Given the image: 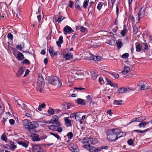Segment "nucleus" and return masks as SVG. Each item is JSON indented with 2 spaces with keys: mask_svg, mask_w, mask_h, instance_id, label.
Returning <instances> with one entry per match:
<instances>
[{
  "mask_svg": "<svg viewBox=\"0 0 152 152\" xmlns=\"http://www.w3.org/2000/svg\"><path fill=\"white\" fill-rule=\"evenodd\" d=\"M41 74H39L38 78L37 85V90L39 92H41L44 87L45 82Z\"/></svg>",
  "mask_w": 152,
  "mask_h": 152,
  "instance_id": "7ed1b4c3",
  "label": "nucleus"
},
{
  "mask_svg": "<svg viewBox=\"0 0 152 152\" xmlns=\"http://www.w3.org/2000/svg\"><path fill=\"white\" fill-rule=\"evenodd\" d=\"M95 61H100L101 60V57H100V56H95Z\"/></svg>",
  "mask_w": 152,
  "mask_h": 152,
  "instance_id": "680f3d73",
  "label": "nucleus"
},
{
  "mask_svg": "<svg viewBox=\"0 0 152 152\" xmlns=\"http://www.w3.org/2000/svg\"><path fill=\"white\" fill-rule=\"evenodd\" d=\"M7 37L8 39L11 40L13 39V35L10 33H9L8 34Z\"/></svg>",
  "mask_w": 152,
  "mask_h": 152,
  "instance_id": "8fccbe9b",
  "label": "nucleus"
},
{
  "mask_svg": "<svg viewBox=\"0 0 152 152\" xmlns=\"http://www.w3.org/2000/svg\"><path fill=\"white\" fill-rule=\"evenodd\" d=\"M117 132H118V135L117 136H120L119 138L121 137H122L123 136V134H122V132L120 131L118 129H117Z\"/></svg>",
  "mask_w": 152,
  "mask_h": 152,
  "instance_id": "864d4df0",
  "label": "nucleus"
},
{
  "mask_svg": "<svg viewBox=\"0 0 152 152\" xmlns=\"http://www.w3.org/2000/svg\"><path fill=\"white\" fill-rule=\"evenodd\" d=\"M109 85L111 86H114L115 87H116L117 88L118 87V85L117 84L113 83L112 82H111Z\"/></svg>",
  "mask_w": 152,
  "mask_h": 152,
  "instance_id": "4d7b16f0",
  "label": "nucleus"
},
{
  "mask_svg": "<svg viewBox=\"0 0 152 152\" xmlns=\"http://www.w3.org/2000/svg\"><path fill=\"white\" fill-rule=\"evenodd\" d=\"M30 71L28 69H26V71L25 74L24 75L23 77H25L29 73Z\"/></svg>",
  "mask_w": 152,
  "mask_h": 152,
  "instance_id": "69168bd1",
  "label": "nucleus"
},
{
  "mask_svg": "<svg viewBox=\"0 0 152 152\" xmlns=\"http://www.w3.org/2000/svg\"><path fill=\"white\" fill-rule=\"evenodd\" d=\"M49 82L50 83L57 86H60L62 84L58 78L56 76H51L49 77Z\"/></svg>",
  "mask_w": 152,
  "mask_h": 152,
  "instance_id": "20e7f679",
  "label": "nucleus"
},
{
  "mask_svg": "<svg viewBox=\"0 0 152 152\" xmlns=\"http://www.w3.org/2000/svg\"><path fill=\"white\" fill-rule=\"evenodd\" d=\"M129 54L128 53H126L122 56V57L123 58H127L129 57Z\"/></svg>",
  "mask_w": 152,
  "mask_h": 152,
  "instance_id": "3c124183",
  "label": "nucleus"
},
{
  "mask_svg": "<svg viewBox=\"0 0 152 152\" xmlns=\"http://www.w3.org/2000/svg\"><path fill=\"white\" fill-rule=\"evenodd\" d=\"M136 50L137 52H139L142 48V45L139 43H136Z\"/></svg>",
  "mask_w": 152,
  "mask_h": 152,
  "instance_id": "412c9836",
  "label": "nucleus"
},
{
  "mask_svg": "<svg viewBox=\"0 0 152 152\" xmlns=\"http://www.w3.org/2000/svg\"><path fill=\"white\" fill-rule=\"evenodd\" d=\"M87 30V29L85 27L83 26H81L80 31L82 32H85Z\"/></svg>",
  "mask_w": 152,
  "mask_h": 152,
  "instance_id": "603ef678",
  "label": "nucleus"
},
{
  "mask_svg": "<svg viewBox=\"0 0 152 152\" xmlns=\"http://www.w3.org/2000/svg\"><path fill=\"white\" fill-rule=\"evenodd\" d=\"M33 148L34 152H43L42 148L38 145H34L33 147Z\"/></svg>",
  "mask_w": 152,
  "mask_h": 152,
  "instance_id": "6e6552de",
  "label": "nucleus"
},
{
  "mask_svg": "<svg viewBox=\"0 0 152 152\" xmlns=\"http://www.w3.org/2000/svg\"><path fill=\"white\" fill-rule=\"evenodd\" d=\"M24 72V70L23 68H19L16 73V76L18 77H20L23 74Z\"/></svg>",
  "mask_w": 152,
  "mask_h": 152,
  "instance_id": "2eb2a0df",
  "label": "nucleus"
},
{
  "mask_svg": "<svg viewBox=\"0 0 152 152\" xmlns=\"http://www.w3.org/2000/svg\"><path fill=\"white\" fill-rule=\"evenodd\" d=\"M71 105L69 103H65V104H64V106H66L67 108H66V109H68L70 107Z\"/></svg>",
  "mask_w": 152,
  "mask_h": 152,
  "instance_id": "052dcab7",
  "label": "nucleus"
},
{
  "mask_svg": "<svg viewBox=\"0 0 152 152\" xmlns=\"http://www.w3.org/2000/svg\"><path fill=\"white\" fill-rule=\"evenodd\" d=\"M1 140L3 141H6L7 140V138L6 135L4 134L1 135Z\"/></svg>",
  "mask_w": 152,
  "mask_h": 152,
  "instance_id": "37998d69",
  "label": "nucleus"
},
{
  "mask_svg": "<svg viewBox=\"0 0 152 152\" xmlns=\"http://www.w3.org/2000/svg\"><path fill=\"white\" fill-rule=\"evenodd\" d=\"M67 136L69 138L71 139L73 137V134L72 132H70L67 133Z\"/></svg>",
  "mask_w": 152,
  "mask_h": 152,
  "instance_id": "79ce46f5",
  "label": "nucleus"
},
{
  "mask_svg": "<svg viewBox=\"0 0 152 152\" xmlns=\"http://www.w3.org/2000/svg\"><path fill=\"white\" fill-rule=\"evenodd\" d=\"M33 140L34 141H38L40 140L38 135L37 134H35L32 137Z\"/></svg>",
  "mask_w": 152,
  "mask_h": 152,
  "instance_id": "473e14b6",
  "label": "nucleus"
},
{
  "mask_svg": "<svg viewBox=\"0 0 152 152\" xmlns=\"http://www.w3.org/2000/svg\"><path fill=\"white\" fill-rule=\"evenodd\" d=\"M95 56L93 55H91L89 58L91 60H94L95 61Z\"/></svg>",
  "mask_w": 152,
  "mask_h": 152,
  "instance_id": "13d9d810",
  "label": "nucleus"
},
{
  "mask_svg": "<svg viewBox=\"0 0 152 152\" xmlns=\"http://www.w3.org/2000/svg\"><path fill=\"white\" fill-rule=\"evenodd\" d=\"M18 143L19 144L22 145L25 148H26L28 146V145L26 143L23 141L19 142H18Z\"/></svg>",
  "mask_w": 152,
  "mask_h": 152,
  "instance_id": "7c9ffc66",
  "label": "nucleus"
},
{
  "mask_svg": "<svg viewBox=\"0 0 152 152\" xmlns=\"http://www.w3.org/2000/svg\"><path fill=\"white\" fill-rule=\"evenodd\" d=\"M11 50L12 51H18V53L17 55V58L19 60H23L24 58L23 55L21 53L18 51L15 48L11 47Z\"/></svg>",
  "mask_w": 152,
  "mask_h": 152,
  "instance_id": "0eeeda50",
  "label": "nucleus"
},
{
  "mask_svg": "<svg viewBox=\"0 0 152 152\" xmlns=\"http://www.w3.org/2000/svg\"><path fill=\"white\" fill-rule=\"evenodd\" d=\"M113 75V77L115 78H118L119 77V75L117 73H114L113 74H111Z\"/></svg>",
  "mask_w": 152,
  "mask_h": 152,
  "instance_id": "de8ad7c7",
  "label": "nucleus"
},
{
  "mask_svg": "<svg viewBox=\"0 0 152 152\" xmlns=\"http://www.w3.org/2000/svg\"><path fill=\"white\" fill-rule=\"evenodd\" d=\"M23 123L25 128L29 132L33 134L36 131L34 130L39 126L38 123L36 121L31 122L29 120L26 119L23 121Z\"/></svg>",
  "mask_w": 152,
  "mask_h": 152,
  "instance_id": "f257e3e1",
  "label": "nucleus"
},
{
  "mask_svg": "<svg viewBox=\"0 0 152 152\" xmlns=\"http://www.w3.org/2000/svg\"><path fill=\"white\" fill-rule=\"evenodd\" d=\"M139 87L142 90H144L148 88V86L146 85V83L145 82H142L139 84Z\"/></svg>",
  "mask_w": 152,
  "mask_h": 152,
  "instance_id": "9b49d317",
  "label": "nucleus"
},
{
  "mask_svg": "<svg viewBox=\"0 0 152 152\" xmlns=\"http://www.w3.org/2000/svg\"><path fill=\"white\" fill-rule=\"evenodd\" d=\"M130 70V68L128 66L124 67L123 69V70L122 73L124 74H126L129 72Z\"/></svg>",
  "mask_w": 152,
  "mask_h": 152,
  "instance_id": "aec40b11",
  "label": "nucleus"
},
{
  "mask_svg": "<svg viewBox=\"0 0 152 152\" xmlns=\"http://www.w3.org/2000/svg\"><path fill=\"white\" fill-rule=\"evenodd\" d=\"M89 139L86 138L84 139L82 141V143L83 144H87V145H89Z\"/></svg>",
  "mask_w": 152,
  "mask_h": 152,
  "instance_id": "c9c22d12",
  "label": "nucleus"
},
{
  "mask_svg": "<svg viewBox=\"0 0 152 152\" xmlns=\"http://www.w3.org/2000/svg\"><path fill=\"white\" fill-rule=\"evenodd\" d=\"M50 134L56 138L58 140H59L60 138V136L57 134H55L52 132H50Z\"/></svg>",
  "mask_w": 152,
  "mask_h": 152,
  "instance_id": "a19ab883",
  "label": "nucleus"
},
{
  "mask_svg": "<svg viewBox=\"0 0 152 152\" xmlns=\"http://www.w3.org/2000/svg\"><path fill=\"white\" fill-rule=\"evenodd\" d=\"M127 32V29L125 27L124 28L123 30L121 31V36L124 37L126 35Z\"/></svg>",
  "mask_w": 152,
  "mask_h": 152,
  "instance_id": "a878e982",
  "label": "nucleus"
},
{
  "mask_svg": "<svg viewBox=\"0 0 152 152\" xmlns=\"http://www.w3.org/2000/svg\"><path fill=\"white\" fill-rule=\"evenodd\" d=\"M94 9V7L89 6L88 12L90 13Z\"/></svg>",
  "mask_w": 152,
  "mask_h": 152,
  "instance_id": "5fc2aeb1",
  "label": "nucleus"
},
{
  "mask_svg": "<svg viewBox=\"0 0 152 152\" xmlns=\"http://www.w3.org/2000/svg\"><path fill=\"white\" fill-rule=\"evenodd\" d=\"M85 148L87 149L88 150L91 152H95V147L91 146L89 145H86Z\"/></svg>",
  "mask_w": 152,
  "mask_h": 152,
  "instance_id": "4468645a",
  "label": "nucleus"
},
{
  "mask_svg": "<svg viewBox=\"0 0 152 152\" xmlns=\"http://www.w3.org/2000/svg\"><path fill=\"white\" fill-rule=\"evenodd\" d=\"M10 145L11 146V147L12 149V150H14L15 149L16 146L14 144V142H12V141L10 142Z\"/></svg>",
  "mask_w": 152,
  "mask_h": 152,
  "instance_id": "e433bc0d",
  "label": "nucleus"
},
{
  "mask_svg": "<svg viewBox=\"0 0 152 152\" xmlns=\"http://www.w3.org/2000/svg\"><path fill=\"white\" fill-rule=\"evenodd\" d=\"M48 112L50 114L53 115L54 113V111L53 109H50L48 111Z\"/></svg>",
  "mask_w": 152,
  "mask_h": 152,
  "instance_id": "09e8293b",
  "label": "nucleus"
},
{
  "mask_svg": "<svg viewBox=\"0 0 152 152\" xmlns=\"http://www.w3.org/2000/svg\"><path fill=\"white\" fill-rule=\"evenodd\" d=\"M16 102L18 105L21 106L22 104H23L22 102L20 100H18Z\"/></svg>",
  "mask_w": 152,
  "mask_h": 152,
  "instance_id": "e2e57ef3",
  "label": "nucleus"
},
{
  "mask_svg": "<svg viewBox=\"0 0 152 152\" xmlns=\"http://www.w3.org/2000/svg\"><path fill=\"white\" fill-rule=\"evenodd\" d=\"M91 74L92 75H94L93 76H92V78L93 79H95L96 78V76L97 75L95 71H92L91 72Z\"/></svg>",
  "mask_w": 152,
  "mask_h": 152,
  "instance_id": "c03bdc74",
  "label": "nucleus"
},
{
  "mask_svg": "<svg viewBox=\"0 0 152 152\" xmlns=\"http://www.w3.org/2000/svg\"><path fill=\"white\" fill-rule=\"evenodd\" d=\"M64 18H65L64 17L61 16L58 18L57 20H56V21H57L58 23H60Z\"/></svg>",
  "mask_w": 152,
  "mask_h": 152,
  "instance_id": "58836bf2",
  "label": "nucleus"
},
{
  "mask_svg": "<svg viewBox=\"0 0 152 152\" xmlns=\"http://www.w3.org/2000/svg\"><path fill=\"white\" fill-rule=\"evenodd\" d=\"M103 5V3L102 2H100L99 3L97 6V8L99 10H101Z\"/></svg>",
  "mask_w": 152,
  "mask_h": 152,
  "instance_id": "4c0bfd02",
  "label": "nucleus"
},
{
  "mask_svg": "<svg viewBox=\"0 0 152 152\" xmlns=\"http://www.w3.org/2000/svg\"><path fill=\"white\" fill-rule=\"evenodd\" d=\"M61 125L60 122H58L57 123V127L56 128V131L60 133L62 132L63 130L62 128L60 127Z\"/></svg>",
  "mask_w": 152,
  "mask_h": 152,
  "instance_id": "4be33fe9",
  "label": "nucleus"
},
{
  "mask_svg": "<svg viewBox=\"0 0 152 152\" xmlns=\"http://www.w3.org/2000/svg\"><path fill=\"white\" fill-rule=\"evenodd\" d=\"M135 121H138L139 122H141V121H142L140 117L136 118H133L130 121V122L129 123V124Z\"/></svg>",
  "mask_w": 152,
  "mask_h": 152,
  "instance_id": "5701e85b",
  "label": "nucleus"
},
{
  "mask_svg": "<svg viewBox=\"0 0 152 152\" xmlns=\"http://www.w3.org/2000/svg\"><path fill=\"white\" fill-rule=\"evenodd\" d=\"M74 31V30L69 26H66L64 28L63 32L66 35L71 34Z\"/></svg>",
  "mask_w": 152,
  "mask_h": 152,
  "instance_id": "39448f33",
  "label": "nucleus"
},
{
  "mask_svg": "<svg viewBox=\"0 0 152 152\" xmlns=\"http://www.w3.org/2000/svg\"><path fill=\"white\" fill-rule=\"evenodd\" d=\"M58 118L57 116L56 115L54 116L51 120V123L52 124H54L55 123L57 125V123L59 122L58 121Z\"/></svg>",
  "mask_w": 152,
  "mask_h": 152,
  "instance_id": "f8f14e48",
  "label": "nucleus"
},
{
  "mask_svg": "<svg viewBox=\"0 0 152 152\" xmlns=\"http://www.w3.org/2000/svg\"><path fill=\"white\" fill-rule=\"evenodd\" d=\"M48 51L51 56H52L53 55L55 56H57L58 55V52L54 51L53 46H50L48 49Z\"/></svg>",
  "mask_w": 152,
  "mask_h": 152,
  "instance_id": "1a4fd4ad",
  "label": "nucleus"
},
{
  "mask_svg": "<svg viewBox=\"0 0 152 152\" xmlns=\"http://www.w3.org/2000/svg\"><path fill=\"white\" fill-rule=\"evenodd\" d=\"M133 31L134 34H136L138 31V29L135 25H133L132 26Z\"/></svg>",
  "mask_w": 152,
  "mask_h": 152,
  "instance_id": "c85d7f7f",
  "label": "nucleus"
},
{
  "mask_svg": "<svg viewBox=\"0 0 152 152\" xmlns=\"http://www.w3.org/2000/svg\"><path fill=\"white\" fill-rule=\"evenodd\" d=\"M74 4V2L73 1H69V6L71 8H72V6Z\"/></svg>",
  "mask_w": 152,
  "mask_h": 152,
  "instance_id": "0e129e2a",
  "label": "nucleus"
},
{
  "mask_svg": "<svg viewBox=\"0 0 152 152\" xmlns=\"http://www.w3.org/2000/svg\"><path fill=\"white\" fill-rule=\"evenodd\" d=\"M78 114V113H73L71 114L70 116V117L71 118H73L74 117H75V116Z\"/></svg>",
  "mask_w": 152,
  "mask_h": 152,
  "instance_id": "6e6d98bb",
  "label": "nucleus"
},
{
  "mask_svg": "<svg viewBox=\"0 0 152 152\" xmlns=\"http://www.w3.org/2000/svg\"><path fill=\"white\" fill-rule=\"evenodd\" d=\"M147 125V123L145 121H141L139 124V126L140 127L145 128Z\"/></svg>",
  "mask_w": 152,
  "mask_h": 152,
  "instance_id": "cd10ccee",
  "label": "nucleus"
},
{
  "mask_svg": "<svg viewBox=\"0 0 152 152\" xmlns=\"http://www.w3.org/2000/svg\"><path fill=\"white\" fill-rule=\"evenodd\" d=\"M45 104L44 103H42L41 105H39V106L38 110L39 111H41L42 110V108H44L45 107Z\"/></svg>",
  "mask_w": 152,
  "mask_h": 152,
  "instance_id": "f704fd0d",
  "label": "nucleus"
},
{
  "mask_svg": "<svg viewBox=\"0 0 152 152\" xmlns=\"http://www.w3.org/2000/svg\"><path fill=\"white\" fill-rule=\"evenodd\" d=\"M64 56L65 59L67 60H70L73 57V55L70 53H68Z\"/></svg>",
  "mask_w": 152,
  "mask_h": 152,
  "instance_id": "6ab92c4d",
  "label": "nucleus"
},
{
  "mask_svg": "<svg viewBox=\"0 0 152 152\" xmlns=\"http://www.w3.org/2000/svg\"><path fill=\"white\" fill-rule=\"evenodd\" d=\"M128 144L130 145H132L133 144V141L132 139H130L127 141Z\"/></svg>",
  "mask_w": 152,
  "mask_h": 152,
  "instance_id": "49530a36",
  "label": "nucleus"
},
{
  "mask_svg": "<svg viewBox=\"0 0 152 152\" xmlns=\"http://www.w3.org/2000/svg\"><path fill=\"white\" fill-rule=\"evenodd\" d=\"M89 0H85L83 2V7L84 8H86L88 6Z\"/></svg>",
  "mask_w": 152,
  "mask_h": 152,
  "instance_id": "72a5a7b5",
  "label": "nucleus"
},
{
  "mask_svg": "<svg viewBox=\"0 0 152 152\" xmlns=\"http://www.w3.org/2000/svg\"><path fill=\"white\" fill-rule=\"evenodd\" d=\"M16 48L18 50H20L23 49V47L22 46V44H20V45H17L16 47Z\"/></svg>",
  "mask_w": 152,
  "mask_h": 152,
  "instance_id": "bf43d9fd",
  "label": "nucleus"
},
{
  "mask_svg": "<svg viewBox=\"0 0 152 152\" xmlns=\"http://www.w3.org/2000/svg\"><path fill=\"white\" fill-rule=\"evenodd\" d=\"M131 90L130 88H125L122 87L118 89V91L119 93L122 94L126 92H129Z\"/></svg>",
  "mask_w": 152,
  "mask_h": 152,
  "instance_id": "9d476101",
  "label": "nucleus"
},
{
  "mask_svg": "<svg viewBox=\"0 0 152 152\" xmlns=\"http://www.w3.org/2000/svg\"><path fill=\"white\" fill-rule=\"evenodd\" d=\"M48 128L50 130H53V131H56V128L57 127V125H50L48 126Z\"/></svg>",
  "mask_w": 152,
  "mask_h": 152,
  "instance_id": "b1692460",
  "label": "nucleus"
},
{
  "mask_svg": "<svg viewBox=\"0 0 152 152\" xmlns=\"http://www.w3.org/2000/svg\"><path fill=\"white\" fill-rule=\"evenodd\" d=\"M98 142V140L95 138H90L89 139V144H91L94 145Z\"/></svg>",
  "mask_w": 152,
  "mask_h": 152,
  "instance_id": "dca6fc26",
  "label": "nucleus"
},
{
  "mask_svg": "<svg viewBox=\"0 0 152 152\" xmlns=\"http://www.w3.org/2000/svg\"><path fill=\"white\" fill-rule=\"evenodd\" d=\"M122 103V101L121 100H114L113 104L115 105H121Z\"/></svg>",
  "mask_w": 152,
  "mask_h": 152,
  "instance_id": "393cba45",
  "label": "nucleus"
},
{
  "mask_svg": "<svg viewBox=\"0 0 152 152\" xmlns=\"http://www.w3.org/2000/svg\"><path fill=\"white\" fill-rule=\"evenodd\" d=\"M105 79L107 81V84L109 85L110 83L112 82L111 80L109 79L108 78H105Z\"/></svg>",
  "mask_w": 152,
  "mask_h": 152,
  "instance_id": "338daca9",
  "label": "nucleus"
},
{
  "mask_svg": "<svg viewBox=\"0 0 152 152\" xmlns=\"http://www.w3.org/2000/svg\"><path fill=\"white\" fill-rule=\"evenodd\" d=\"M99 80L100 83L101 84H103L105 83V81L102 77H100Z\"/></svg>",
  "mask_w": 152,
  "mask_h": 152,
  "instance_id": "a18cd8bd",
  "label": "nucleus"
},
{
  "mask_svg": "<svg viewBox=\"0 0 152 152\" xmlns=\"http://www.w3.org/2000/svg\"><path fill=\"white\" fill-rule=\"evenodd\" d=\"M63 37L62 36H60L58 39V41H57L56 43L58 46L59 47L61 46V45L63 43Z\"/></svg>",
  "mask_w": 152,
  "mask_h": 152,
  "instance_id": "f3484780",
  "label": "nucleus"
},
{
  "mask_svg": "<svg viewBox=\"0 0 152 152\" xmlns=\"http://www.w3.org/2000/svg\"><path fill=\"white\" fill-rule=\"evenodd\" d=\"M64 120L67 127L71 126L72 125L71 121L69 119L68 117L64 118Z\"/></svg>",
  "mask_w": 152,
  "mask_h": 152,
  "instance_id": "ddd939ff",
  "label": "nucleus"
},
{
  "mask_svg": "<svg viewBox=\"0 0 152 152\" xmlns=\"http://www.w3.org/2000/svg\"><path fill=\"white\" fill-rule=\"evenodd\" d=\"M117 129H113L107 130L106 132L107 139L110 142H113L117 140L120 136H117L118 132H117Z\"/></svg>",
  "mask_w": 152,
  "mask_h": 152,
  "instance_id": "f03ea898",
  "label": "nucleus"
},
{
  "mask_svg": "<svg viewBox=\"0 0 152 152\" xmlns=\"http://www.w3.org/2000/svg\"><path fill=\"white\" fill-rule=\"evenodd\" d=\"M9 122L11 125L14 124L15 121L13 119H11L9 120Z\"/></svg>",
  "mask_w": 152,
  "mask_h": 152,
  "instance_id": "774afa93",
  "label": "nucleus"
},
{
  "mask_svg": "<svg viewBox=\"0 0 152 152\" xmlns=\"http://www.w3.org/2000/svg\"><path fill=\"white\" fill-rule=\"evenodd\" d=\"M69 150L72 152H79V150L77 145L75 144H73L71 145L69 147Z\"/></svg>",
  "mask_w": 152,
  "mask_h": 152,
  "instance_id": "423d86ee",
  "label": "nucleus"
},
{
  "mask_svg": "<svg viewBox=\"0 0 152 152\" xmlns=\"http://www.w3.org/2000/svg\"><path fill=\"white\" fill-rule=\"evenodd\" d=\"M23 64H25L26 65H28L30 64V61L27 59H25L23 60L22 62Z\"/></svg>",
  "mask_w": 152,
  "mask_h": 152,
  "instance_id": "ea45409f",
  "label": "nucleus"
},
{
  "mask_svg": "<svg viewBox=\"0 0 152 152\" xmlns=\"http://www.w3.org/2000/svg\"><path fill=\"white\" fill-rule=\"evenodd\" d=\"M87 102L89 104H91L92 102V98L91 96L90 95H88L86 97Z\"/></svg>",
  "mask_w": 152,
  "mask_h": 152,
  "instance_id": "2f4dec72",
  "label": "nucleus"
},
{
  "mask_svg": "<svg viewBox=\"0 0 152 152\" xmlns=\"http://www.w3.org/2000/svg\"><path fill=\"white\" fill-rule=\"evenodd\" d=\"M75 7L78 10H80L81 9V7L80 5L79 1L78 0H77L76 2Z\"/></svg>",
  "mask_w": 152,
  "mask_h": 152,
  "instance_id": "c756f323",
  "label": "nucleus"
},
{
  "mask_svg": "<svg viewBox=\"0 0 152 152\" xmlns=\"http://www.w3.org/2000/svg\"><path fill=\"white\" fill-rule=\"evenodd\" d=\"M77 102L78 104H81L83 105H85L86 104L85 101L84 99L80 98H78L77 99Z\"/></svg>",
  "mask_w": 152,
  "mask_h": 152,
  "instance_id": "a211bd4d",
  "label": "nucleus"
},
{
  "mask_svg": "<svg viewBox=\"0 0 152 152\" xmlns=\"http://www.w3.org/2000/svg\"><path fill=\"white\" fill-rule=\"evenodd\" d=\"M117 47L119 49H120L123 46V43L121 41L118 40L116 42Z\"/></svg>",
  "mask_w": 152,
  "mask_h": 152,
  "instance_id": "bb28decb",
  "label": "nucleus"
}]
</instances>
